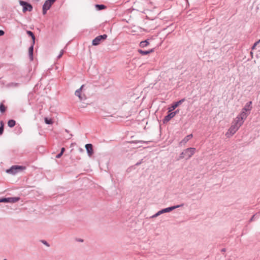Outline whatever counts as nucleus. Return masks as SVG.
<instances>
[{"mask_svg": "<svg viewBox=\"0 0 260 260\" xmlns=\"http://www.w3.org/2000/svg\"><path fill=\"white\" fill-rule=\"evenodd\" d=\"M196 152V148L193 147H190L184 149L179 155L177 160H180L183 158L189 159Z\"/></svg>", "mask_w": 260, "mask_h": 260, "instance_id": "nucleus-1", "label": "nucleus"}, {"mask_svg": "<svg viewBox=\"0 0 260 260\" xmlns=\"http://www.w3.org/2000/svg\"><path fill=\"white\" fill-rule=\"evenodd\" d=\"M183 206V204H182L180 205H175V206H171V207H169L163 209L161 210H159L157 213H156L155 214L152 215L151 216V218H155V217L159 216L161 214L171 212V211H173V210L177 209L178 208L182 207Z\"/></svg>", "mask_w": 260, "mask_h": 260, "instance_id": "nucleus-2", "label": "nucleus"}, {"mask_svg": "<svg viewBox=\"0 0 260 260\" xmlns=\"http://www.w3.org/2000/svg\"><path fill=\"white\" fill-rule=\"evenodd\" d=\"M239 127L240 126L233 122L228 131L225 134L226 136L227 137H230L233 136L238 130Z\"/></svg>", "mask_w": 260, "mask_h": 260, "instance_id": "nucleus-3", "label": "nucleus"}, {"mask_svg": "<svg viewBox=\"0 0 260 260\" xmlns=\"http://www.w3.org/2000/svg\"><path fill=\"white\" fill-rule=\"evenodd\" d=\"M24 169V167L21 166H13L10 169L7 170V172L12 174H15Z\"/></svg>", "mask_w": 260, "mask_h": 260, "instance_id": "nucleus-4", "label": "nucleus"}, {"mask_svg": "<svg viewBox=\"0 0 260 260\" xmlns=\"http://www.w3.org/2000/svg\"><path fill=\"white\" fill-rule=\"evenodd\" d=\"M84 87V85H82L80 88L76 90L75 92V94L76 96H78L79 99L81 100H85L86 99V96L85 95V94L82 93V91L83 90V89Z\"/></svg>", "mask_w": 260, "mask_h": 260, "instance_id": "nucleus-5", "label": "nucleus"}, {"mask_svg": "<svg viewBox=\"0 0 260 260\" xmlns=\"http://www.w3.org/2000/svg\"><path fill=\"white\" fill-rule=\"evenodd\" d=\"M107 38V35L104 34L96 37L92 40V44L94 46H96L100 44L102 40H104Z\"/></svg>", "mask_w": 260, "mask_h": 260, "instance_id": "nucleus-6", "label": "nucleus"}, {"mask_svg": "<svg viewBox=\"0 0 260 260\" xmlns=\"http://www.w3.org/2000/svg\"><path fill=\"white\" fill-rule=\"evenodd\" d=\"M20 4L23 6V12H25L27 11L30 12L32 11V7L30 4L23 1H20Z\"/></svg>", "mask_w": 260, "mask_h": 260, "instance_id": "nucleus-7", "label": "nucleus"}, {"mask_svg": "<svg viewBox=\"0 0 260 260\" xmlns=\"http://www.w3.org/2000/svg\"><path fill=\"white\" fill-rule=\"evenodd\" d=\"M177 112V111H176L175 112H171L170 113L166 115L163 120L164 123H166L170 121L172 118H173L176 115Z\"/></svg>", "mask_w": 260, "mask_h": 260, "instance_id": "nucleus-8", "label": "nucleus"}, {"mask_svg": "<svg viewBox=\"0 0 260 260\" xmlns=\"http://www.w3.org/2000/svg\"><path fill=\"white\" fill-rule=\"evenodd\" d=\"M85 148L89 156H91L93 153L92 145L91 144H87L85 145Z\"/></svg>", "mask_w": 260, "mask_h": 260, "instance_id": "nucleus-9", "label": "nucleus"}, {"mask_svg": "<svg viewBox=\"0 0 260 260\" xmlns=\"http://www.w3.org/2000/svg\"><path fill=\"white\" fill-rule=\"evenodd\" d=\"M193 136L192 134L186 136L181 142L179 143V145L182 146V145L186 144L190 139L192 138Z\"/></svg>", "mask_w": 260, "mask_h": 260, "instance_id": "nucleus-10", "label": "nucleus"}, {"mask_svg": "<svg viewBox=\"0 0 260 260\" xmlns=\"http://www.w3.org/2000/svg\"><path fill=\"white\" fill-rule=\"evenodd\" d=\"M184 101H185V99H182L179 100V101L173 103L172 105L171 109L169 110V112L176 109L179 105L181 104Z\"/></svg>", "mask_w": 260, "mask_h": 260, "instance_id": "nucleus-11", "label": "nucleus"}, {"mask_svg": "<svg viewBox=\"0 0 260 260\" xmlns=\"http://www.w3.org/2000/svg\"><path fill=\"white\" fill-rule=\"evenodd\" d=\"M260 43V40H258L257 41H256L254 44V45H253V46L252 47V50L250 52L251 53V56H252V58H253V55L255 53V57L258 58V55L255 53V46Z\"/></svg>", "mask_w": 260, "mask_h": 260, "instance_id": "nucleus-12", "label": "nucleus"}, {"mask_svg": "<svg viewBox=\"0 0 260 260\" xmlns=\"http://www.w3.org/2000/svg\"><path fill=\"white\" fill-rule=\"evenodd\" d=\"M251 102H249L247 103L244 106V107L242 109V111H244L248 114H249V112L250 110L252 109V107L251 106Z\"/></svg>", "mask_w": 260, "mask_h": 260, "instance_id": "nucleus-13", "label": "nucleus"}, {"mask_svg": "<svg viewBox=\"0 0 260 260\" xmlns=\"http://www.w3.org/2000/svg\"><path fill=\"white\" fill-rule=\"evenodd\" d=\"M243 122L244 121L242 119H240V117H238V116H237L236 117L235 119L234 120L233 123L240 127L243 123Z\"/></svg>", "mask_w": 260, "mask_h": 260, "instance_id": "nucleus-14", "label": "nucleus"}, {"mask_svg": "<svg viewBox=\"0 0 260 260\" xmlns=\"http://www.w3.org/2000/svg\"><path fill=\"white\" fill-rule=\"evenodd\" d=\"M248 114V113L242 110V112L238 115V117L244 121V120L247 118Z\"/></svg>", "mask_w": 260, "mask_h": 260, "instance_id": "nucleus-15", "label": "nucleus"}, {"mask_svg": "<svg viewBox=\"0 0 260 260\" xmlns=\"http://www.w3.org/2000/svg\"><path fill=\"white\" fill-rule=\"evenodd\" d=\"M34 45V44H33V43H32V45H31V46L29 47V49H28L29 56L30 60H31L33 59Z\"/></svg>", "mask_w": 260, "mask_h": 260, "instance_id": "nucleus-16", "label": "nucleus"}, {"mask_svg": "<svg viewBox=\"0 0 260 260\" xmlns=\"http://www.w3.org/2000/svg\"><path fill=\"white\" fill-rule=\"evenodd\" d=\"M18 85H19V84L17 83L10 82V83H7V84H6L5 86H6V87L9 88L16 87H18Z\"/></svg>", "mask_w": 260, "mask_h": 260, "instance_id": "nucleus-17", "label": "nucleus"}, {"mask_svg": "<svg viewBox=\"0 0 260 260\" xmlns=\"http://www.w3.org/2000/svg\"><path fill=\"white\" fill-rule=\"evenodd\" d=\"M153 51V49H151L148 51H143L142 50H138V52L142 55H145L151 53Z\"/></svg>", "mask_w": 260, "mask_h": 260, "instance_id": "nucleus-18", "label": "nucleus"}, {"mask_svg": "<svg viewBox=\"0 0 260 260\" xmlns=\"http://www.w3.org/2000/svg\"><path fill=\"white\" fill-rule=\"evenodd\" d=\"M20 198L19 197H11L9 198L8 203H16L19 201Z\"/></svg>", "mask_w": 260, "mask_h": 260, "instance_id": "nucleus-19", "label": "nucleus"}, {"mask_svg": "<svg viewBox=\"0 0 260 260\" xmlns=\"http://www.w3.org/2000/svg\"><path fill=\"white\" fill-rule=\"evenodd\" d=\"M16 124V121L14 120L11 119L9 120L8 122V125L10 127H14Z\"/></svg>", "mask_w": 260, "mask_h": 260, "instance_id": "nucleus-20", "label": "nucleus"}, {"mask_svg": "<svg viewBox=\"0 0 260 260\" xmlns=\"http://www.w3.org/2000/svg\"><path fill=\"white\" fill-rule=\"evenodd\" d=\"M26 33L28 35H29V36H30L31 37L32 40L33 44H34L35 41V37L33 32L30 30H27Z\"/></svg>", "mask_w": 260, "mask_h": 260, "instance_id": "nucleus-21", "label": "nucleus"}, {"mask_svg": "<svg viewBox=\"0 0 260 260\" xmlns=\"http://www.w3.org/2000/svg\"><path fill=\"white\" fill-rule=\"evenodd\" d=\"M95 7L96 8V9L99 11L105 9L106 8V7L104 5L97 4L95 5Z\"/></svg>", "mask_w": 260, "mask_h": 260, "instance_id": "nucleus-22", "label": "nucleus"}, {"mask_svg": "<svg viewBox=\"0 0 260 260\" xmlns=\"http://www.w3.org/2000/svg\"><path fill=\"white\" fill-rule=\"evenodd\" d=\"M148 44H149V42L147 40H145V41H141L140 43V46L141 47L144 48V47L147 46L148 45Z\"/></svg>", "mask_w": 260, "mask_h": 260, "instance_id": "nucleus-23", "label": "nucleus"}, {"mask_svg": "<svg viewBox=\"0 0 260 260\" xmlns=\"http://www.w3.org/2000/svg\"><path fill=\"white\" fill-rule=\"evenodd\" d=\"M52 5L49 3L47 1H46L43 6V7L45 8V9H49Z\"/></svg>", "mask_w": 260, "mask_h": 260, "instance_id": "nucleus-24", "label": "nucleus"}, {"mask_svg": "<svg viewBox=\"0 0 260 260\" xmlns=\"http://www.w3.org/2000/svg\"><path fill=\"white\" fill-rule=\"evenodd\" d=\"M6 111V107L3 103L0 104V111L2 113L5 112Z\"/></svg>", "mask_w": 260, "mask_h": 260, "instance_id": "nucleus-25", "label": "nucleus"}, {"mask_svg": "<svg viewBox=\"0 0 260 260\" xmlns=\"http://www.w3.org/2000/svg\"><path fill=\"white\" fill-rule=\"evenodd\" d=\"M45 123L47 124H51L53 123L51 119H48L47 118H45Z\"/></svg>", "mask_w": 260, "mask_h": 260, "instance_id": "nucleus-26", "label": "nucleus"}, {"mask_svg": "<svg viewBox=\"0 0 260 260\" xmlns=\"http://www.w3.org/2000/svg\"><path fill=\"white\" fill-rule=\"evenodd\" d=\"M4 132V127H3V122H1V126H0V135H2L3 133Z\"/></svg>", "mask_w": 260, "mask_h": 260, "instance_id": "nucleus-27", "label": "nucleus"}, {"mask_svg": "<svg viewBox=\"0 0 260 260\" xmlns=\"http://www.w3.org/2000/svg\"><path fill=\"white\" fill-rule=\"evenodd\" d=\"M9 201V198H2L1 199V202H5V203H8Z\"/></svg>", "mask_w": 260, "mask_h": 260, "instance_id": "nucleus-28", "label": "nucleus"}, {"mask_svg": "<svg viewBox=\"0 0 260 260\" xmlns=\"http://www.w3.org/2000/svg\"><path fill=\"white\" fill-rule=\"evenodd\" d=\"M63 53H64V51H63V49H62L60 51V53L59 54V55L57 56V58H60L62 56V55H63Z\"/></svg>", "mask_w": 260, "mask_h": 260, "instance_id": "nucleus-29", "label": "nucleus"}, {"mask_svg": "<svg viewBox=\"0 0 260 260\" xmlns=\"http://www.w3.org/2000/svg\"><path fill=\"white\" fill-rule=\"evenodd\" d=\"M56 1V0H47V1L51 5H52Z\"/></svg>", "mask_w": 260, "mask_h": 260, "instance_id": "nucleus-30", "label": "nucleus"}, {"mask_svg": "<svg viewBox=\"0 0 260 260\" xmlns=\"http://www.w3.org/2000/svg\"><path fill=\"white\" fill-rule=\"evenodd\" d=\"M48 10V9H45V8L43 7V14L44 15L46 14L47 11Z\"/></svg>", "mask_w": 260, "mask_h": 260, "instance_id": "nucleus-31", "label": "nucleus"}, {"mask_svg": "<svg viewBox=\"0 0 260 260\" xmlns=\"http://www.w3.org/2000/svg\"><path fill=\"white\" fill-rule=\"evenodd\" d=\"M42 243L47 247H49L50 246L48 242L46 241H42Z\"/></svg>", "mask_w": 260, "mask_h": 260, "instance_id": "nucleus-32", "label": "nucleus"}, {"mask_svg": "<svg viewBox=\"0 0 260 260\" xmlns=\"http://www.w3.org/2000/svg\"><path fill=\"white\" fill-rule=\"evenodd\" d=\"M62 155V153L60 152L59 153H58L56 156V157L57 158H60L61 155Z\"/></svg>", "mask_w": 260, "mask_h": 260, "instance_id": "nucleus-33", "label": "nucleus"}, {"mask_svg": "<svg viewBox=\"0 0 260 260\" xmlns=\"http://www.w3.org/2000/svg\"><path fill=\"white\" fill-rule=\"evenodd\" d=\"M5 32L3 30H0V36H3Z\"/></svg>", "mask_w": 260, "mask_h": 260, "instance_id": "nucleus-34", "label": "nucleus"}, {"mask_svg": "<svg viewBox=\"0 0 260 260\" xmlns=\"http://www.w3.org/2000/svg\"><path fill=\"white\" fill-rule=\"evenodd\" d=\"M256 215H254L250 219V221H252L256 217Z\"/></svg>", "mask_w": 260, "mask_h": 260, "instance_id": "nucleus-35", "label": "nucleus"}, {"mask_svg": "<svg viewBox=\"0 0 260 260\" xmlns=\"http://www.w3.org/2000/svg\"><path fill=\"white\" fill-rule=\"evenodd\" d=\"M65 149L64 148H62L61 150V153L63 154V152L64 151Z\"/></svg>", "mask_w": 260, "mask_h": 260, "instance_id": "nucleus-36", "label": "nucleus"}, {"mask_svg": "<svg viewBox=\"0 0 260 260\" xmlns=\"http://www.w3.org/2000/svg\"><path fill=\"white\" fill-rule=\"evenodd\" d=\"M140 142L141 143H147V142H144V141H140Z\"/></svg>", "mask_w": 260, "mask_h": 260, "instance_id": "nucleus-37", "label": "nucleus"}, {"mask_svg": "<svg viewBox=\"0 0 260 260\" xmlns=\"http://www.w3.org/2000/svg\"><path fill=\"white\" fill-rule=\"evenodd\" d=\"M140 164H141V162H137V163L136 164V165H137V166H138V165H139Z\"/></svg>", "mask_w": 260, "mask_h": 260, "instance_id": "nucleus-38", "label": "nucleus"}, {"mask_svg": "<svg viewBox=\"0 0 260 260\" xmlns=\"http://www.w3.org/2000/svg\"><path fill=\"white\" fill-rule=\"evenodd\" d=\"M66 132L68 133V131L67 129L66 130Z\"/></svg>", "mask_w": 260, "mask_h": 260, "instance_id": "nucleus-39", "label": "nucleus"}, {"mask_svg": "<svg viewBox=\"0 0 260 260\" xmlns=\"http://www.w3.org/2000/svg\"><path fill=\"white\" fill-rule=\"evenodd\" d=\"M4 260H7L6 259H4Z\"/></svg>", "mask_w": 260, "mask_h": 260, "instance_id": "nucleus-40", "label": "nucleus"}]
</instances>
